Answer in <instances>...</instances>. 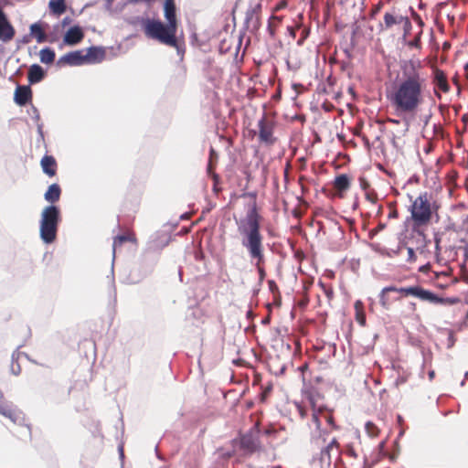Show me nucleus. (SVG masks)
<instances>
[{"instance_id":"47","label":"nucleus","mask_w":468,"mask_h":468,"mask_svg":"<svg viewBox=\"0 0 468 468\" xmlns=\"http://www.w3.org/2000/svg\"><path fill=\"white\" fill-rule=\"evenodd\" d=\"M448 285H449V283H448V282H445V283H438V286H439L440 288H446Z\"/></svg>"},{"instance_id":"35","label":"nucleus","mask_w":468,"mask_h":468,"mask_svg":"<svg viewBox=\"0 0 468 468\" xmlns=\"http://www.w3.org/2000/svg\"><path fill=\"white\" fill-rule=\"evenodd\" d=\"M421 34H422V30H420V33H418L416 35V37L411 41H410L409 46L410 47H414L416 48H420V47H421V44H420V36H421Z\"/></svg>"},{"instance_id":"32","label":"nucleus","mask_w":468,"mask_h":468,"mask_svg":"<svg viewBox=\"0 0 468 468\" xmlns=\"http://www.w3.org/2000/svg\"><path fill=\"white\" fill-rule=\"evenodd\" d=\"M417 311V304L415 303H410L408 304V311L401 312L400 316L406 319L411 318Z\"/></svg>"},{"instance_id":"8","label":"nucleus","mask_w":468,"mask_h":468,"mask_svg":"<svg viewBox=\"0 0 468 468\" xmlns=\"http://www.w3.org/2000/svg\"><path fill=\"white\" fill-rule=\"evenodd\" d=\"M239 447L246 454H253L263 450L260 441L259 423H256L249 431L239 438Z\"/></svg>"},{"instance_id":"6","label":"nucleus","mask_w":468,"mask_h":468,"mask_svg":"<svg viewBox=\"0 0 468 468\" xmlns=\"http://www.w3.org/2000/svg\"><path fill=\"white\" fill-rule=\"evenodd\" d=\"M145 35L169 47H176V28L173 25H164L159 20H149L144 27Z\"/></svg>"},{"instance_id":"33","label":"nucleus","mask_w":468,"mask_h":468,"mask_svg":"<svg viewBox=\"0 0 468 468\" xmlns=\"http://www.w3.org/2000/svg\"><path fill=\"white\" fill-rule=\"evenodd\" d=\"M333 451H335V449L332 448V446L327 443V445L323 447L322 450H321V459L322 460L327 459V461L330 463V461H331V452Z\"/></svg>"},{"instance_id":"54","label":"nucleus","mask_w":468,"mask_h":468,"mask_svg":"<svg viewBox=\"0 0 468 468\" xmlns=\"http://www.w3.org/2000/svg\"><path fill=\"white\" fill-rule=\"evenodd\" d=\"M457 282V279L456 278H453L452 281H451V283H455Z\"/></svg>"},{"instance_id":"27","label":"nucleus","mask_w":468,"mask_h":468,"mask_svg":"<svg viewBox=\"0 0 468 468\" xmlns=\"http://www.w3.org/2000/svg\"><path fill=\"white\" fill-rule=\"evenodd\" d=\"M403 21V16H394L390 13L384 15V24L386 28H390L394 25L401 24Z\"/></svg>"},{"instance_id":"19","label":"nucleus","mask_w":468,"mask_h":468,"mask_svg":"<svg viewBox=\"0 0 468 468\" xmlns=\"http://www.w3.org/2000/svg\"><path fill=\"white\" fill-rule=\"evenodd\" d=\"M261 5L257 4L250 8L246 13V23L252 25L254 27H259L261 19Z\"/></svg>"},{"instance_id":"59","label":"nucleus","mask_w":468,"mask_h":468,"mask_svg":"<svg viewBox=\"0 0 468 468\" xmlns=\"http://www.w3.org/2000/svg\"><path fill=\"white\" fill-rule=\"evenodd\" d=\"M466 377L468 378V373H466Z\"/></svg>"},{"instance_id":"13","label":"nucleus","mask_w":468,"mask_h":468,"mask_svg":"<svg viewBox=\"0 0 468 468\" xmlns=\"http://www.w3.org/2000/svg\"><path fill=\"white\" fill-rule=\"evenodd\" d=\"M59 62L69 65H82L86 63L85 54L82 50L69 52L60 58Z\"/></svg>"},{"instance_id":"9","label":"nucleus","mask_w":468,"mask_h":468,"mask_svg":"<svg viewBox=\"0 0 468 468\" xmlns=\"http://www.w3.org/2000/svg\"><path fill=\"white\" fill-rule=\"evenodd\" d=\"M258 137L261 143L266 145H272L276 143V137L273 135L274 123L263 116L258 122Z\"/></svg>"},{"instance_id":"49","label":"nucleus","mask_w":468,"mask_h":468,"mask_svg":"<svg viewBox=\"0 0 468 468\" xmlns=\"http://www.w3.org/2000/svg\"><path fill=\"white\" fill-rule=\"evenodd\" d=\"M434 376H435L434 371H431V372L429 373L430 379H432V378H434Z\"/></svg>"},{"instance_id":"25","label":"nucleus","mask_w":468,"mask_h":468,"mask_svg":"<svg viewBox=\"0 0 468 468\" xmlns=\"http://www.w3.org/2000/svg\"><path fill=\"white\" fill-rule=\"evenodd\" d=\"M355 308V317L356 321L361 325H366V313L364 310V304L360 300H357L354 303Z\"/></svg>"},{"instance_id":"58","label":"nucleus","mask_w":468,"mask_h":468,"mask_svg":"<svg viewBox=\"0 0 468 468\" xmlns=\"http://www.w3.org/2000/svg\"><path fill=\"white\" fill-rule=\"evenodd\" d=\"M466 377L468 378V373H466Z\"/></svg>"},{"instance_id":"42","label":"nucleus","mask_w":468,"mask_h":468,"mask_svg":"<svg viewBox=\"0 0 468 468\" xmlns=\"http://www.w3.org/2000/svg\"><path fill=\"white\" fill-rule=\"evenodd\" d=\"M408 257L410 261H415L416 254L412 248H408Z\"/></svg>"},{"instance_id":"18","label":"nucleus","mask_w":468,"mask_h":468,"mask_svg":"<svg viewBox=\"0 0 468 468\" xmlns=\"http://www.w3.org/2000/svg\"><path fill=\"white\" fill-rule=\"evenodd\" d=\"M43 172L52 177L57 174V162L52 155H44L40 161Z\"/></svg>"},{"instance_id":"11","label":"nucleus","mask_w":468,"mask_h":468,"mask_svg":"<svg viewBox=\"0 0 468 468\" xmlns=\"http://www.w3.org/2000/svg\"><path fill=\"white\" fill-rule=\"evenodd\" d=\"M15 102L19 106H25L32 100V90L29 86L19 85L15 90Z\"/></svg>"},{"instance_id":"14","label":"nucleus","mask_w":468,"mask_h":468,"mask_svg":"<svg viewBox=\"0 0 468 468\" xmlns=\"http://www.w3.org/2000/svg\"><path fill=\"white\" fill-rule=\"evenodd\" d=\"M125 242H131L133 244L137 243L135 233L133 230H128L126 233L118 235L114 238L112 243L113 255L115 254L117 249L121 248Z\"/></svg>"},{"instance_id":"20","label":"nucleus","mask_w":468,"mask_h":468,"mask_svg":"<svg viewBox=\"0 0 468 468\" xmlns=\"http://www.w3.org/2000/svg\"><path fill=\"white\" fill-rule=\"evenodd\" d=\"M0 414L10 419L13 421H16L17 419V410L13 408L12 405L7 403L3 397L2 392L0 391Z\"/></svg>"},{"instance_id":"41","label":"nucleus","mask_w":468,"mask_h":468,"mask_svg":"<svg viewBox=\"0 0 468 468\" xmlns=\"http://www.w3.org/2000/svg\"><path fill=\"white\" fill-rule=\"evenodd\" d=\"M381 7H382L381 2L378 3V5H376L371 10V16H374L375 15H377L380 11Z\"/></svg>"},{"instance_id":"44","label":"nucleus","mask_w":468,"mask_h":468,"mask_svg":"<svg viewBox=\"0 0 468 468\" xmlns=\"http://www.w3.org/2000/svg\"><path fill=\"white\" fill-rule=\"evenodd\" d=\"M441 277H449V274H448V272H445V271H441V272L435 274L436 279H440Z\"/></svg>"},{"instance_id":"17","label":"nucleus","mask_w":468,"mask_h":468,"mask_svg":"<svg viewBox=\"0 0 468 468\" xmlns=\"http://www.w3.org/2000/svg\"><path fill=\"white\" fill-rule=\"evenodd\" d=\"M105 58V50L102 48L91 47L86 50L85 59L86 63L101 62Z\"/></svg>"},{"instance_id":"31","label":"nucleus","mask_w":468,"mask_h":468,"mask_svg":"<svg viewBox=\"0 0 468 468\" xmlns=\"http://www.w3.org/2000/svg\"><path fill=\"white\" fill-rule=\"evenodd\" d=\"M281 19L278 16H272L269 20L268 30L271 36L275 35V29L279 26Z\"/></svg>"},{"instance_id":"21","label":"nucleus","mask_w":468,"mask_h":468,"mask_svg":"<svg viewBox=\"0 0 468 468\" xmlns=\"http://www.w3.org/2000/svg\"><path fill=\"white\" fill-rule=\"evenodd\" d=\"M434 84L444 93L450 91V85L448 83L447 76L444 71L440 69H436L434 71Z\"/></svg>"},{"instance_id":"2","label":"nucleus","mask_w":468,"mask_h":468,"mask_svg":"<svg viewBox=\"0 0 468 468\" xmlns=\"http://www.w3.org/2000/svg\"><path fill=\"white\" fill-rule=\"evenodd\" d=\"M240 197L244 200L246 216L237 218L234 217L237 231L240 236V242L251 260L255 261L261 279H264L265 256L263 236L261 231V216L257 205V194L255 192L243 193Z\"/></svg>"},{"instance_id":"5","label":"nucleus","mask_w":468,"mask_h":468,"mask_svg":"<svg viewBox=\"0 0 468 468\" xmlns=\"http://www.w3.org/2000/svg\"><path fill=\"white\" fill-rule=\"evenodd\" d=\"M411 204L409 207L412 222V229L420 232L421 228L427 227L432 219V216L438 210V206L432 200L431 194L420 193L414 199L410 197Z\"/></svg>"},{"instance_id":"43","label":"nucleus","mask_w":468,"mask_h":468,"mask_svg":"<svg viewBox=\"0 0 468 468\" xmlns=\"http://www.w3.org/2000/svg\"><path fill=\"white\" fill-rule=\"evenodd\" d=\"M309 303V299L307 296L303 297L300 302H299V306L302 307V308H305L307 306Z\"/></svg>"},{"instance_id":"40","label":"nucleus","mask_w":468,"mask_h":468,"mask_svg":"<svg viewBox=\"0 0 468 468\" xmlns=\"http://www.w3.org/2000/svg\"><path fill=\"white\" fill-rule=\"evenodd\" d=\"M401 24H403L404 28H405L406 31L410 30V27H411V23H410V19L407 16H403V21H402Z\"/></svg>"},{"instance_id":"56","label":"nucleus","mask_w":468,"mask_h":468,"mask_svg":"<svg viewBox=\"0 0 468 468\" xmlns=\"http://www.w3.org/2000/svg\"><path fill=\"white\" fill-rule=\"evenodd\" d=\"M306 367H307V366H306V365H304V366H303V367H302V369H303H303H306Z\"/></svg>"},{"instance_id":"30","label":"nucleus","mask_w":468,"mask_h":468,"mask_svg":"<svg viewBox=\"0 0 468 468\" xmlns=\"http://www.w3.org/2000/svg\"><path fill=\"white\" fill-rule=\"evenodd\" d=\"M366 432L371 438L378 437L380 433V429L372 421H367L365 425Z\"/></svg>"},{"instance_id":"15","label":"nucleus","mask_w":468,"mask_h":468,"mask_svg":"<svg viewBox=\"0 0 468 468\" xmlns=\"http://www.w3.org/2000/svg\"><path fill=\"white\" fill-rule=\"evenodd\" d=\"M350 178L346 174L337 176L333 182V186L337 191V196L339 197H344L343 193L350 188Z\"/></svg>"},{"instance_id":"10","label":"nucleus","mask_w":468,"mask_h":468,"mask_svg":"<svg viewBox=\"0 0 468 468\" xmlns=\"http://www.w3.org/2000/svg\"><path fill=\"white\" fill-rule=\"evenodd\" d=\"M16 35V30L7 19L5 12L0 8V41L10 42Z\"/></svg>"},{"instance_id":"38","label":"nucleus","mask_w":468,"mask_h":468,"mask_svg":"<svg viewBox=\"0 0 468 468\" xmlns=\"http://www.w3.org/2000/svg\"><path fill=\"white\" fill-rule=\"evenodd\" d=\"M412 17L414 19V21L420 27H422L424 26V22L423 20L421 19L420 16L419 14H417L416 12L412 11Z\"/></svg>"},{"instance_id":"29","label":"nucleus","mask_w":468,"mask_h":468,"mask_svg":"<svg viewBox=\"0 0 468 468\" xmlns=\"http://www.w3.org/2000/svg\"><path fill=\"white\" fill-rule=\"evenodd\" d=\"M318 286L322 289V291L324 292V295L326 296L327 298V301L329 303H331V302L334 300L335 298V292H334V288L331 284H325L324 282H323L322 281H319L318 282Z\"/></svg>"},{"instance_id":"22","label":"nucleus","mask_w":468,"mask_h":468,"mask_svg":"<svg viewBox=\"0 0 468 468\" xmlns=\"http://www.w3.org/2000/svg\"><path fill=\"white\" fill-rule=\"evenodd\" d=\"M45 77L44 69L37 64L30 66L27 73V80L30 84L40 82Z\"/></svg>"},{"instance_id":"34","label":"nucleus","mask_w":468,"mask_h":468,"mask_svg":"<svg viewBox=\"0 0 468 468\" xmlns=\"http://www.w3.org/2000/svg\"><path fill=\"white\" fill-rule=\"evenodd\" d=\"M388 209H389V212H388V218L389 219H391V218L395 219V218H399V211H398L395 204L390 203L388 205Z\"/></svg>"},{"instance_id":"1","label":"nucleus","mask_w":468,"mask_h":468,"mask_svg":"<svg viewBox=\"0 0 468 468\" xmlns=\"http://www.w3.org/2000/svg\"><path fill=\"white\" fill-rule=\"evenodd\" d=\"M400 75L387 98L399 114H415L424 104L428 93V75L420 59L402 60Z\"/></svg>"},{"instance_id":"53","label":"nucleus","mask_w":468,"mask_h":468,"mask_svg":"<svg viewBox=\"0 0 468 468\" xmlns=\"http://www.w3.org/2000/svg\"><path fill=\"white\" fill-rule=\"evenodd\" d=\"M378 213H382V207L381 206L378 207Z\"/></svg>"},{"instance_id":"52","label":"nucleus","mask_w":468,"mask_h":468,"mask_svg":"<svg viewBox=\"0 0 468 468\" xmlns=\"http://www.w3.org/2000/svg\"><path fill=\"white\" fill-rule=\"evenodd\" d=\"M464 69L466 72V77L468 78V64L465 65Z\"/></svg>"},{"instance_id":"23","label":"nucleus","mask_w":468,"mask_h":468,"mask_svg":"<svg viewBox=\"0 0 468 468\" xmlns=\"http://www.w3.org/2000/svg\"><path fill=\"white\" fill-rule=\"evenodd\" d=\"M61 195L60 186L58 184H52L48 186L44 197L45 199L49 203H55L59 200Z\"/></svg>"},{"instance_id":"16","label":"nucleus","mask_w":468,"mask_h":468,"mask_svg":"<svg viewBox=\"0 0 468 468\" xmlns=\"http://www.w3.org/2000/svg\"><path fill=\"white\" fill-rule=\"evenodd\" d=\"M176 7L175 0H165L164 5V13L165 17L167 20V24L173 25L174 27H177L176 15Z\"/></svg>"},{"instance_id":"37","label":"nucleus","mask_w":468,"mask_h":468,"mask_svg":"<svg viewBox=\"0 0 468 468\" xmlns=\"http://www.w3.org/2000/svg\"><path fill=\"white\" fill-rule=\"evenodd\" d=\"M366 198L372 204H376L378 201V195L373 190H367L366 192Z\"/></svg>"},{"instance_id":"57","label":"nucleus","mask_w":468,"mask_h":468,"mask_svg":"<svg viewBox=\"0 0 468 468\" xmlns=\"http://www.w3.org/2000/svg\"><path fill=\"white\" fill-rule=\"evenodd\" d=\"M390 122H395V123L398 122V121H396V120H390Z\"/></svg>"},{"instance_id":"7","label":"nucleus","mask_w":468,"mask_h":468,"mask_svg":"<svg viewBox=\"0 0 468 468\" xmlns=\"http://www.w3.org/2000/svg\"><path fill=\"white\" fill-rule=\"evenodd\" d=\"M58 222V208L55 206L46 207L40 220V237L46 243H51L56 239Z\"/></svg>"},{"instance_id":"48","label":"nucleus","mask_w":468,"mask_h":468,"mask_svg":"<svg viewBox=\"0 0 468 468\" xmlns=\"http://www.w3.org/2000/svg\"><path fill=\"white\" fill-rule=\"evenodd\" d=\"M213 176L214 181L217 183V182L218 181V178H219V177H218V175H217V174L213 173V176Z\"/></svg>"},{"instance_id":"4","label":"nucleus","mask_w":468,"mask_h":468,"mask_svg":"<svg viewBox=\"0 0 468 468\" xmlns=\"http://www.w3.org/2000/svg\"><path fill=\"white\" fill-rule=\"evenodd\" d=\"M390 292H399L404 296H414L421 301H426L435 304L453 305L460 303V299L458 297L442 298L419 285L401 288L388 286L383 288L379 295L380 305L386 310H388L395 301L399 300V297H391Z\"/></svg>"},{"instance_id":"36","label":"nucleus","mask_w":468,"mask_h":468,"mask_svg":"<svg viewBox=\"0 0 468 468\" xmlns=\"http://www.w3.org/2000/svg\"><path fill=\"white\" fill-rule=\"evenodd\" d=\"M10 367H11V372L15 376H18L21 373V370H22L21 366L19 365L17 360L13 359Z\"/></svg>"},{"instance_id":"39","label":"nucleus","mask_w":468,"mask_h":468,"mask_svg":"<svg viewBox=\"0 0 468 468\" xmlns=\"http://www.w3.org/2000/svg\"><path fill=\"white\" fill-rule=\"evenodd\" d=\"M329 445L332 446V448H334L335 450V452L338 453L339 452V442L338 441L336 440V438H333L329 442H328Z\"/></svg>"},{"instance_id":"46","label":"nucleus","mask_w":468,"mask_h":468,"mask_svg":"<svg viewBox=\"0 0 468 468\" xmlns=\"http://www.w3.org/2000/svg\"><path fill=\"white\" fill-rule=\"evenodd\" d=\"M290 34L294 37H295V31L293 27H289Z\"/></svg>"},{"instance_id":"45","label":"nucleus","mask_w":468,"mask_h":468,"mask_svg":"<svg viewBox=\"0 0 468 468\" xmlns=\"http://www.w3.org/2000/svg\"><path fill=\"white\" fill-rule=\"evenodd\" d=\"M429 267H430L429 265H424L420 268V271L422 272H425L429 269Z\"/></svg>"},{"instance_id":"3","label":"nucleus","mask_w":468,"mask_h":468,"mask_svg":"<svg viewBox=\"0 0 468 468\" xmlns=\"http://www.w3.org/2000/svg\"><path fill=\"white\" fill-rule=\"evenodd\" d=\"M296 411L301 419H306L311 416L312 421L314 423L316 431L311 435V443L317 447L321 443L325 442V435L328 433L326 431L321 430V420L324 419L330 426V431H336L339 429L336 425L333 411L327 409L324 404L319 403L318 398L310 393L305 400L295 403Z\"/></svg>"},{"instance_id":"50","label":"nucleus","mask_w":468,"mask_h":468,"mask_svg":"<svg viewBox=\"0 0 468 468\" xmlns=\"http://www.w3.org/2000/svg\"><path fill=\"white\" fill-rule=\"evenodd\" d=\"M212 168H213V167H212V165H211V162H210V163L208 164V165H207V171H208V173H211Z\"/></svg>"},{"instance_id":"12","label":"nucleus","mask_w":468,"mask_h":468,"mask_svg":"<svg viewBox=\"0 0 468 468\" xmlns=\"http://www.w3.org/2000/svg\"><path fill=\"white\" fill-rule=\"evenodd\" d=\"M83 37L84 33L82 29L78 26H74L66 32L63 41L65 44L72 46L80 43Z\"/></svg>"},{"instance_id":"24","label":"nucleus","mask_w":468,"mask_h":468,"mask_svg":"<svg viewBox=\"0 0 468 468\" xmlns=\"http://www.w3.org/2000/svg\"><path fill=\"white\" fill-rule=\"evenodd\" d=\"M30 34L36 38L37 43H43L47 40L45 28L40 23H34L30 26Z\"/></svg>"},{"instance_id":"51","label":"nucleus","mask_w":468,"mask_h":468,"mask_svg":"<svg viewBox=\"0 0 468 468\" xmlns=\"http://www.w3.org/2000/svg\"><path fill=\"white\" fill-rule=\"evenodd\" d=\"M384 228H385L384 224H379L377 229H378V230H382Z\"/></svg>"},{"instance_id":"26","label":"nucleus","mask_w":468,"mask_h":468,"mask_svg":"<svg viewBox=\"0 0 468 468\" xmlns=\"http://www.w3.org/2000/svg\"><path fill=\"white\" fill-rule=\"evenodd\" d=\"M48 6L52 13L60 16L66 11V0H50Z\"/></svg>"},{"instance_id":"55","label":"nucleus","mask_w":468,"mask_h":468,"mask_svg":"<svg viewBox=\"0 0 468 468\" xmlns=\"http://www.w3.org/2000/svg\"><path fill=\"white\" fill-rule=\"evenodd\" d=\"M214 154V149L212 148V149L210 150V158L212 157V154Z\"/></svg>"},{"instance_id":"28","label":"nucleus","mask_w":468,"mask_h":468,"mask_svg":"<svg viewBox=\"0 0 468 468\" xmlns=\"http://www.w3.org/2000/svg\"><path fill=\"white\" fill-rule=\"evenodd\" d=\"M55 52L49 48H45L39 52L40 61L45 64L53 63L55 60Z\"/></svg>"}]
</instances>
